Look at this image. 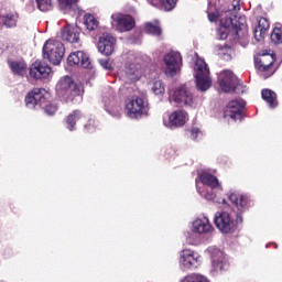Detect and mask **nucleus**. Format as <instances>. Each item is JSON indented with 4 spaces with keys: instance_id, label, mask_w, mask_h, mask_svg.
<instances>
[{
    "instance_id": "nucleus-21",
    "label": "nucleus",
    "mask_w": 282,
    "mask_h": 282,
    "mask_svg": "<svg viewBox=\"0 0 282 282\" xmlns=\"http://www.w3.org/2000/svg\"><path fill=\"white\" fill-rule=\"evenodd\" d=\"M235 80H237V78L230 70H223L218 75L219 87L223 91H225V94H228L235 89Z\"/></svg>"
},
{
    "instance_id": "nucleus-20",
    "label": "nucleus",
    "mask_w": 282,
    "mask_h": 282,
    "mask_svg": "<svg viewBox=\"0 0 282 282\" xmlns=\"http://www.w3.org/2000/svg\"><path fill=\"white\" fill-rule=\"evenodd\" d=\"M98 51L105 56H111L116 52V37L109 33H104L98 41Z\"/></svg>"
},
{
    "instance_id": "nucleus-45",
    "label": "nucleus",
    "mask_w": 282,
    "mask_h": 282,
    "mask_svg": "<svg viewBox=\"0 0 282 282\" xmlns=\"http://www.w3.org/2000/svg\"><path fill=\"white\" fill-rule=\"evenodd\" d=\"M221 202H223V204H226V199L223 198Z\"/></svg>"
},
{
    "instance_id": "nucleus-31",
    "label": "nucleus",
    "mask_w": 282,
    "mask_h": 282,
    "mask_svg": "<svg viewBox=\"0 0 282 282\" xmlns=\"http://www.w3.org/2000/svg\"><path fill=\"white\" fill-rule=\"evenodd\" d=\"M84 24L90 32H94L98 28V20L91 14H86L84 17Z\"/></svg>"
},
{
    "instance_id": "nucleus-23",
    "label": "nucleus",
    "mask_w": 282,
    "mask_h": 282,
    "mask_svg": "<svg viewBox=\"0 0 282 282\" xmlns=\"http://www.w3.org/2000/svg\"><path fill=\"white\" fill-rule=\"evenodd\" d=\"M188 120V113L184 110H176L169 117L170 127H184Z\"/></svg>"
},
{
    "instance_id": "nucleus-8",
    "label": "nucleus",
    "mask_w": 282,
    "mask_h": 282,
    "mask_svg": "<svg viewBox=\"0 0 282 282\" xmlns=\"http://www.w3.org/2000/svg\"><path fill=\"white\" fill-rule=\"evenodd\" d=\"M43 56L52 65H61L63 56H65V45L58 40H47L43 46Z\"/></svg>"
},
{
    "instance_id": "nucleus-34",
    "label": "nucleus",
    "mask_w": 282,
    "mask_h": 282,
    "mask_svg": "<svg viewBox=\"0 0 282 282\" xmlns=\"http://www.w3.org/2000/svg\"><path fill=\"white\" fill-rule=\"evenodd\" d=\"M145 32L148 34H153V36H160V34H162V29L158 24L148 22L145 23Z\"/></svg>"
},
{
    "instance_id": "nucleus-43",
    "label": "nucleus",
    "mask_w": 282,
    "mask_h": 282,
    "mask_svg": "<svg viewBox=\"0 0 282 282\" xmlns=\"http://www.w3.org/2000/svg\"><path fill=\"white\" fill-rule=\"evenodd\" d=\"M236 221L237 224H241L243 221V217H241V215H237Z\"/></svg>"
},
{
    "instance_id": "nucleus-36",
    "label": "nucleus",
    "mask_w": 282,
    "mask_h": 282,
    "mask_svg": "<svg viewBox=\"0 0 282 282\" xmlns=\"http://www.w3.org/2000/svg\"><path fill=\"white\" fill-rule=\"evenodd\" d=\"M161 8L165 10V12H171L177 6V0H160Z\"/></svg>"
},
{
    "instance_id": "nucleus-40",
    "label": "nucleus",
    "mask_w": 282,
    "mask_h": 282,
    "mask_svg": "<svg viewBox=\"0 0 282 282\" xmlns=\"http://www.w3.org/2000/svg\"><path fill=\"white\" fill-rule=\"evenodd\" d=\"M200 135H202V131L199 130V128H193L191 130V139L192 140H197Z\"/></svg>"
},
{
    "instance_id": "nucleus-42",
    "label": "nucleus",
    "mask_w": 282,
    "mask_h": 282,
    "mask_svg": "<svg viewBox=\"0 0 282 282\" xmlns=\"http://www.w3.org/2000/svg\"><path fill=\"white\" fill-rule=\"evenodd\" d=\"M84 129L85 131H95L96 128L94 127V120L89 119L88 124H85Z\"/></svg>"
},
{
    "instance_id": "nucleus-37",
    "label": "nucleus",
    "mask_w": 282,
    "mask_h": 282,
    "mask_svg": "<svg viewBox=\"0 0 282 282\" xmlns=\"http://www.w3.org/2000/svg\"><path fill=\"white\" fill-rule=\"evenodd\" d=\"M152 91L155 96H162V94H164V84H162V80L156 79L153 82Z\"/></svg>"
},
{
    "instance_id": "nucleus-15",
    "label": "nucleus",
    "mask_w": 282,
    "mask_h": 282,
    "mask_svg": "<svg viewBox=\"0 0 282 282\" xmlns=\"http://www.w3.org/2000/svg\"><path fill=\"white\" fill-rule=\"evenodd\" d=\"M111 25L115 30H118V32H129L135 28V21L131 15L115 13L111 15Z\"/></svg>"
},
{
    "instance_id": "nucleus-18",
    "label": "nucleus",
    "mask_w": 282,
    "mask_h": 282,
    "mask_svg": "<svg viewBox=\"0 0 282 282\" xmlns=\"http://www.w3.org/2000/svg\"><path fill=\"white\" fill-rule=\"evenodd\" d=\"M67 64L72 66L83 67L84 69H91V59L89 55L83 51L73 52L67 57Z\"/></svg>"
},
{
    "instance_id": "nucleus-5",
    "label": "nucleus",
    "mask_w": 282,
    "mask_h": 282,
    "mask_svg": "<svg viewBox=\"0 0 282 282\" xmlns=\"http://www.w3.org/2000/svg\"><path fill=\"white\" fill-rule=\"evenodd\" d=\"M147 69L144 67V58L140 54L131 55L126 63V78L131 83H138L144 76Z\"/></svg>"
},
{
    "instance_id": "nucleus-29",
    "label": "nucleus",
    "mask_w": 282,
    "mask_h": 282,
    "mask_svg": "<svg viewBox=\"0 0 282 282\" xmlns=\"http://www.w3.org/2000/svg\"><path fill=\"white\" fill-rule=\"evenodd\" d=\"M262 99L268 102L271 109L276 107V93L272 91L271 89H263L261 91Z\"/></svg>"
},
{
    "instance_id": "nucleus-17",
    "label": "nucleus",
    "mask_w": 282,
    "mask_h": 282,
    "mask_svg": "<svg viewBox=\"0 0 282 282\" xmlns=\"http://www.w3.org/2000/svg\"><path fill=\"white\" fill-rule=\"evenodd\" d=\"M102 102L105 105L106 111H108L110 116H113L115 118L120 116V111H122V109L120 106H116V94L113 93V89L108 88L104 91Z\"/></svg>"
},
{
    "instance_id": "nucleus-4",
    "label": "nucleus",
    "mask_w": 282,
    "mask_h": 282,
    "mask_svg": "<svg viewBox=\"0 0 282 282\" xmlns=\"http://www.w3.org/2000/svg\"><path fill=\"white\" fill-rule=\"evenodd\" d=\"M194 77L198 91H208V89H210L213 85V79L210 78V68L202 58H197L195 62Z\"/></svg>"
},
{
    "instance_id": "nucleus-26",
    "label": "nucleus",
    "mask_w": 282,
    "mask_h": 282,
    "mask_svg": "<svg viewBox=\"0 0 282 282\" xmlns=\"http://www.w3.org/2000/svg\"><path fill=\"white\" fill-rule=\"evenodd\" d=\"M9 67L15 76H25L28 74V64L23 59L9 61Z\"/></svg>"
},
{
    "instance_id": "nucleus-10",
    "label": "nucleus",
    "mask_w": 282,
    "mask_h": 282,
    "mask_svg": "<svg viewBox=\"0 0 282 282\" xmlns=\"http://www.w3.org/2000/svg\"><path fill=\"white\" fill-rule=\"evenodd\" d=\"M214 221L216 228L224 235H230V232H235V228H237L235 218L228 212H217Z\"/></svg>"
},
{
    "instance_id": "nucleus-25",
    "label": "nucleus",
    "mask_w": 282,
    "mask_h": 282,
    "mask_svg": "<svg viewBox=\"0 0 282 282\" xmlns=\"http://www.w3.org/2000/svg\"><path fill=\"white\" fill-rule=\"evenodd\" d=\"M268 30H270V22L265 18H260L253 31L256 41H263Z\"/></svg>"
},
{
    "instance_id": "nucleus-39",
    "label": "nucleus",
    "mask_w": 282,
    "mask_h": 282,
    "mask_svg": "<svg viewBox=\"0 0 282 282\" xmlns=\"http://www.w3.org/2000/svg\"><path fill=\"white\" fill-rule=\"evenodd\" d=\"M63 10H69L74 3H78V0H58Z\"/></svg>"
},
{
    "instance_id": "nucleus-32",
    "label": "nucleus",
    "mask_w": 282,
    "mask_h": 282,
    "mask_svg": "<svg viewBox=\"0 0 282 282\" xmlns=\"http://www.w3.org/2000/svg\"><path fill=\"white\" fill-rule=\"evenodd\" d=\"M181 282H210L208 278L199 273H192L186 275Z\"/></svg>"
},
{
    "instance_id": "nucleus-13",
    "label": "nucleus",
    "mask_w": 282,
    "mask_h": 282,
    "mask_svg": "<svg viewBox=\"0 0 282 282\" xmlns=\"http://www.w3.org/2000/svg\"><path fill=\"white\" fill-rule=\"evenodd\" d=\"M274 55L272 54H262L260 57L254 59V65L259 72L262 73V78H270L274 74Z\"/></svg>"
},
{
    "instance_id": "nucleus-30",
    "label": "nucleus",
    "mask_w": 282,
    "mask_h": 282,
    "mask_svg": "<svg viewBox=\"0 0 282 282\" xmlns=\"http://www.w3.org/2000/svg\"><path fill=\"white\" fill-rule=\"evenodd\" d=\"M231 3L228 10L223 11L220 14H225V17H237V12L241 10V0H228Z\"/></svg>"
},
{
    "instance_id": "nucleus-24",
    "label": "nucleus",
    "mask_w": 282,
    "mask_h": 282,
    "mask_svg": "<svg viewBox=\"0 0 282 282\" xmlns=\"http://www.w3.org/2000/svg\"><path fill=\"white\" fill-rule=\"evenodd\" d=\"M61 34L63 41H67V43H78V41H80V33H78V29L74 26H64Z\"/></svg>"
},
{
    "instance_id": "nucleus-41",
    "label": "nucleus",
    "mask_w": 282,
    "mask_h": 282,
    "mask_svg": "<svg viewBox=\"0 0 282 282\" xmlns=\"http://www.w3.org/2000/svg\"><path fill=\"white\" fill-rule=\"evenodd\" d=\"M99 65H101V67L104 69H108L111 70V63H109V59L105 58V59H99Z\"/></svg>"
},
{
    "instance_id": "nucleus-1",
    "label": "nucleus",
    "mask_w": 282,
    "mask_h": 282,
    "mask_svg": "<svg viewBox=\"0 0 282 282\" xmlns=\"http://www.w3.org/2000/svg\"><path fill=\"white\" fill-rule=\"evenodd\" d=\"M208 20L213 23L219 19L221 28L217 32V39L219 41H226L228 39V28H235L237 32L239 30H246V17L243 15H227L219 13V11H213V6H208L207 9Z\"/></svg>"
},
{
    "instance_id": "nucleus-7",
    "label": "nucleus",
    "mask_w": 282,
    "mask_h": 282,
    "mask_svg": "<svg viewBox=\"0 0 282 282\" xmlns=\"http://www.w3.org/2000/svg\"><path fill=\"white\" fill-rule=\"evenodd\" d=\"M56 95L62 100H72L74 96H80L83 94V86L74 84V80L69 76H65L56 85Z\"/></svg>"
},
{
    "instance_id": "nucleus-9",
    "label": "nucleus",
    "mask_w": 282,
    "mask_h": 282,
    "mask_svg": "<svg viewBox=\"0 0 282 282\" xmlns=\"http://www.w3.org/2000/svg\"><path fill=\"white\" fill-rule=\"evenodd\" d=\"M192 234H187L186 239L188 243H195L202 235H208L213 230V225L206 217L196 218L192 223Z\"/></svg>"
},
{
    "instance_id": "nucleus-46",
    "label": "nucleus",
    "mask_w": 282,
    "mask_h": 282,
    "mask_svg": "<svg viewBox=\"0 0 282 282\" xmlns=\"http://www.w3.org/2000/svg\"><path fill=\"white\" fill-rule=\"evenodd\" d=\"M0 282H4L3 280H0Z\"/></svg>"
},
{
    "instance_id": "nucleus-28",
    "label": "nucleus",
    "mask_w": 282,
    "mask_h": 282,
    "mask_svg": "<svg viewBox=\"0 0 282 282\" xmlns=\"http://www.w3.org/2000/svg\"><path fill=\"white\" fill-rule=\"evenodd\" d=\"M0 21L6 28H17V23L19 21V13H7L6 15H2L0 18Z\"/></svg>"
},
{
    "instance_id": "nucleus-19",
    "label": "nucleus",
    "mask_w": 282,
    "mask_h": 282,
    "mask_svg": "<svg viewBox=\"0 0 282 282\" xmlns=\"http://www.w3.org/2000/svg\"><path fill=\"white\" fill-rule=\"evenodd\" d=\"M50 74H52V67L47 64H43L41 61H35L30 67V76L35 80L50 78Z\"/></svg>"
},
{
    "instance_id": "nucleus-44",
    "label": "nucleus",
    "mask_w": 282,
    "mask_h": 282,
    "mask_svg": "<svg viewBox=\"0 0 282 282\" xmlns=\"http://www.w3.org/2000/svg\"><path fill=\"white\" fill-rule=\"evenodd\" d=\"M148 1L151 3V6H158L159 0H148Z\"/></svg>"
},
{
    "instance_id": "nucleus-38",
    "label": "nucleus",
    "mask_w": 282,
    "mask_h": 282,
    "mask_svg": "<svg viewBox=\"0 0 282 282\" xmlns=\"http://www.w3.org/2000/svg\"><path fill=\"white\" fill-rule=\"evenodd\" d=\"M36 3L41 12H50L52 10V0H36Z\"/></svg>"
},
{
    "instance_id": "nucleus-16",
    "label": "nucleus",
    "mask_w": 282,
    "mask_h": 282,
    "mask_svg": "<svg viewBox=\"0 0 282 282\" xmlns=\"http://www.w3.org/2000/svg\"><path fill=\"white\" fill-rule=\"evenodd\" d=\"M180 263L184 270H195L202 263L199 253L185 249L181 252Z\"/></svg>"
},
{
    "instance_id": "nucleus-27",
    "label": "nucleus",
    "mask_w": 282,
    "mask_h": 282,
    "mask_svg": "<svg viewBox=\"0 0 282 282\" xmlns=\"http://www.w3.org/2000/svg\"><path fill=\"white\" fill-rule=\"evenodd\" d=\"M229 202H232L236 206V208L240 212L243 213L246 208H248V197L237 194V193H230L228 195Z\"/></svg>"
},
{
    "instance_id": "nucleus-14",
    "label": "nucleus",
    "mask_w": 282,
    "mask_h": 282,
    "mask_svg": "<svg viewBox=\"0 0 282 282\" xmlns=\"http://www.w3.org/2000/svg\"><path fill=\"white\" fill-rule=\"evenodd\" d=\"M245 108L246 101L243 99H234L225 107L224 116L230 118V120H242Z\"/></svg>"
},
{
    "instance_id": "nucleus-35",
    "label": "nucleus",
    "mask_w": 282,
    "mask_h": 282,
    "mask_svg": "<svg viewBox=\"0 0 282 282\" xmlns=\"http://www.w3.org/2000/svg\"><path fill=\"white\" fill-rule=\"evenodd\" d=\"M271 41L275 45H279L282 43V28L275 26L271 33Z\"/></svg>"
},
{
    "instance_id": "nucleus-12",
    "label": "nucleus",
    "mask_w": 282,
    "mask_h": 282,
    "mask_svg": "<svg viewBox=\"0 0 282 282\" xmlns=\"http://www.w3.org/2000/svg\"><path fill=\"white\" fill-rule=\"evenodd\" d=\"M166 76H176L182 69V55L180 52L171 51L164 56Z\"/></svg>"
},
{
    "instance_id": "nucleus-11",
    "label": "nucleus",
    "mask_w": 282,
    "mask_h": 282,
    "mask_svg": "<svg viewBox=\"0 0 282 282\" xmlns=\"http://www.w3.org/2000/svg\"><path fill=\"white\" fill-rule=\"evenodd\" d=\"M172 100L180 107H197V99L193 97V93H191L186 85L181 86L174 91Z\"/></svg>"
},
{
    "instance_id": "nucleus-3",
    "label": "nucleus",
    "mask_w": 282,
    "mask_h": 282,
    "mask_svg": "<svg viewBox=\"0 0 282 282\" xmlns=\"http://www.w3.org/2000/svg\"><path fill=\"white\" fill-rule=\"evenodd\" d=\"M199 180L204 186H207L206 189L203 191L197 187L199 195L205 197L208 202H217V204H221V200L217 198V195L224 191L221 184H219V180L209 173H202Z\"/></svg>"
},
{
    "instance_id": "nucleus-22",
    "label": "nucleus",
    "mask_w": 282,
    "mask_h": 282,
    "mask_svg": "<svg viewBox=\"0 0 282 282\" xmlns=\"http://www.w3.org/2000/svg\"><path fill=\"white\" fill-rule=\"evenodd\" d=\"M212 254V263L216 272L224 270V265H226V257L224 256V251L218 248L210 249Z\"/></svg>"
},
{
    "instance_id": "nucleus-2",
    "label": "nucleus",
    "mask_w": 282,
    "mask_h": 282,
    "mask_svg": "<svg viewBox=\"0 0 282 282\" xmlns=\"http://www.w3.org/2000/svg\"><path fill=\"white\" fill-rule=\"evenodd\" d=\"M29 109H44L47 116H54L58 111L56 104H47V91L43 88H34L25 97Z\"/></svg>"
},
{
    "instance_id": "nucleus-6",
    "label": "nucleus",
    "mask_w": 282,
    "mask_h": 282,
    "mask_svg": "<svg viewBox=\"0 0 282 282\" xmlns=\"http://www.w3.org/2000/svg\"><path fill=\"white\" fill-rule=\"evenodd\" d=\"M126 116L131 120H140L149 116V102L142 97H131L126 100Z\"/></svg>"
},
{
    "instance_id": "nucleus-33",
    "label": "nucleus",
    "mask_w": 282,
    "mask_h": 282,
    "mask_svg": "<svg viewBox=\"0 0 282 282\" xmlns=\"http://www.w3.org/2000/svg\"><path fill=\"white\" fill-rule=\"evenodd\" d=\"M76 120H80V111H78V110H75L66 119L67 129H69V131H74V127L76 124Z\"/></svg>"
}]
</instances>
